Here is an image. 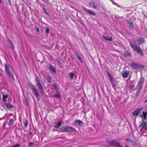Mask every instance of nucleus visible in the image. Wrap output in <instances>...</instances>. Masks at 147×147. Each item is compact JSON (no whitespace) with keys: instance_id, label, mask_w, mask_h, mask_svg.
Returning a JSON list of instances; mask_svg holds the SVG:
<instances>
[{"instance_id":"1","label":"nucleus","mask_w":147,"mask_h":147,"mask_svg":"<svg viewBox=\"0 0 147 147\" xmlns=\"http://www.w3.org/2000/svg\"><path fill=\"white\" fill-rule=\"evenodd\" d=\"M132 41L133 42H129L130 47L132 49L136 51L142 56H144V54L143 51L139 46L133 43V42H134L135 43H136V42H137L136 40L133 39L132 40Z\"/></svg>"},{"instance_id":"2","label":"nucleus","mask_w":147,"mask_h":147,"mask_svg":"<svg viewBox=\"0 0 147 147\" xmlns=\"http://www.w3.org/2000/svg\"><path fill=\"white\" fill-rule=\"evenodd\" d=\"M30 88L32 90L33 94L34 95L38 101L40 100L39 94L36 87L32 84L30 85Z\"/></svg>"},{"instance_id":"3","label":"nucleus","mask_w":147,"mask_h":147,"mask_svg":"<svg viewBox=\"0 0 147 147\" xmlns=\"http://www.w3.org/2000/svg\"><path fill=\"white\" fill-rule=\"evenodd\" d=\"M61 131L62 132L65 131L66 132H75L76 130L75 128L67 126L63 127L61 129Z\"/></svg>"},{"instance_id":"4","label":"nucleus","mask_w":147,"mask_h":147,"mask_svg":"<svg viewBox=\"0 0 147 147\" xmlns=\"http://www.w3.org/2000/svg\"><path fill=\"white\" fill-rule=\"evenodd\" d=\"M5 71L8 76L13 80H14L13 75L11 73L9 69V66L7 63L5 64Z\"/></svg>"},{"instance_id":"5","label":"nucleus","mask_w":147,"mask_h":147,"mask_svg":"<svg viewBox=\"0 0 147 147\" xmlns=\"http://www.w3.org/2000/svg\"><path fill=\"white\" fill-rule=\"evenodd\" d=\"M106 72L110 80H111L113 88L115 90H116L117 88L115 84V81L113 79V77L112 76L111 74L109 73L108 71H107Z\"/></svg>"},{"instance_id":"6","label":"nucleus","mask_w":147,"mask_h":147,"mask_svg":"<svg viewBox=\"0 0 147 147\" xmlns=\"http://www.w3.org/2000/svg\"><path fill=\"white\" fill-rule=\"evenodd\" d=\"M108 143L111 145L115 146L116 147H123L121 146L120 143L114 140H112L110 141Z\"/></svg>"},{"instance_id":"7","label":"nucleus","mask_w":147,"mask_h":147,"mask_svg":"<svg viewBox=\"0 0 147 147\" xmlns=\"http://www.w3.org/2000/svg\"><path fill=\"white\" fill-rule=\"evenodd\" d=\"M139 128L141 132L143 131V129L145 130H147V122H142L139 126Z\"/></svg>"},{"instance_id":"8","label":"nucleus","mask_w":147,"mask_h":147,"mask_svg":"<svg viewBox=\"0 0 147 147\" xmlns=\"http://www.w3.org/2000/svg\"><path fill=\"white\" fill-rule=\"evenodd\" d=\"M142 110V109L141 108H140L137 109L132 112V114L133 115L135 116V118H136L137 116H138L141 112Z\"/></svg>"},{"instance_id":"9","label":"nucleus","mask_w":147,"mask_h":147,"mask_svg":"<svg viewBox=\"0 0 147 147\" xmlns=\"http://www.w3.org/2000/svg\"><path fill=\"white\" fill-rule=\"evenodd\" d=\"M137 43L139 45H140L143 42H145L144 38L141 37H139L136 40Z\"/></svg>"},{"instance_id":"10","label":"nucleus","mask_w":147,"mask_h":147,"mask_svg":"<svg viewBox=\"0 0 147 147\" xmlns=\"http://www.w3.org/2000/svg\"><path fill=\"white\" fill-rule=\"evenodd\" d=\"M83 9L86 11L87 12V13L89 15L91 14L93 16H95L96 15L95 13L93 12L91 10L87 9L84 7L83 8Z\"/></svg>"},{"instance_id":"11","label":"nucleus","mask_w":147,"mask_h":147,"mask_svg":"<svg viewBox=\"0 0 147 147\" xmlns=\"http://www.w3.org/2000/svg\"><path fill=\"white\" fill-rule=\"evenodd\" d=\"M147 111L145 112L144 111L143 112V115H141V117L142 118V121H143L144 119H147Z\"/></svg>"},{"instance_id":"12","label":"nucleus","mask_w":147,"mask_h":147,"mask_svg":"<svg viewBox=\"0 0 147 147\" xmlns=\"http://www.w3.org/2000/svg\"><path fill=\"white\" fill-rule=\"evenodd\" d=\"M131 67L134 69H138L139 67V65L138 64H136L134 62H132L131 64Z\"/></svg>"},{"instance_id":"13","label":"nucleus","mask_w":147,"mask_h":147,"mask_svg":"<svg viewBox=\"0 0 147 147\" xmlns=\"http://www.w3.org/2000/svg\"><path fill=\"white\" fill-rule=\"evenodd\" d=\"M49 70L51 72H53L54 73H55L56 71L55 69L54 68L53 66L51 65H49Z\"/></svg>"},{"instance_id":"14","label":"nucleus","mask_w":147,"mask_h":147,"mask_svg":"<svg viewBox=\"0 0 147 147\" xmlns=\"http://www.w3.org/2000/svg\"><path fill=\"white\" fill-rule=\"evenodd\" d=\"M62 123V122L61 121H58L57 123L55 125V127L56 128H58L61 125Z\"/></svg>"},{"instance_id":"15","label":"nucleus","mask_w":147,"mask_h":147,"mask_svg":"<svg viewBox=\"0 0 147 147\" xmlns=\"http://www.w3.org/2000/svg\"><path fill=\"white\" fill-rule=\"evenodd\" d=\"M129 74L128 71H125L122 73V76L124 78H126L127 77Z\"/></svg>"},{"instance_id":"16","label":"nucleus","mask_w":147,"mask_h":147,"mask_svg":"<svg viewBox=\"0 0 147 147\" xmlns=\"http://www.w3.org/2000/svg\"><path fill=\"white\" fill-rule=\"evenodd\" d=\"M40 90V93L41 94V95H43L44 94V88H43V87L42 86H41V87H39L38 88Z\"/></svg>"},{"instance_id":"17","label":"nucleus","mask_w":147,"mask_h":147,"mask_svg":"<svg viewBox=\"0 0 147 147\" xmlns=\"http://www.w3.org/2000/svg\"><path fill=\"white\" fill-rule=\"evenodd\" d=\"M51 89H55L57 90L58 89L57 87V85L56 83H54L52 85Z\"/></svg>"},{"instance_id":"18","label":"nucleus","mask_w":147,"mask_h":147,"mask_svg":"<svg viewBox=\"0 0 147 147\" xmlns=\"http://www.w3.org/2000/svg\"><path fill=\"white\" fill-rule=\"evenodd\" d=\"M61 95V94L60 93H59V92H57V93L53 95V96L57 98H60Z\"/></svg>"},{"instance_id":"19","label":"nucleus","mask_w":147,"mask_h":147,"mask_svg":"<svg viewBox=\"0 0 147 147\" xmlns=\"http://www.w3.org/2000/svg\"><path fill=\"white\" fill-rule=\"evenodd\" d=\"M131 55V53L127 51H126L123 54V55L125 57L129 56Z\"/></svg>"},{"instance_id":"20","label":"nucleus","mask_w":147,"mask_h":147,"mask_svg":"<svg viewBox=\"0 0 147 147\" xmlns=\"http://www.w3.org/2000/svg\"><path fill=\"white\" fill-rule=\"evenodd\" d=\"M7 95L4 94H3V100L4 102H6V98H7Z\"/></svg>"},{"instance_id":"21","label":"nucleus","mask_w":147,"mask_h":147,"mask_svg":"<svg viewBox=\"0 0 147 147\" xmlns=\"http://www.w3.org/2000/svg\"><path fill=\"white\" fill-rule=\"evenodd\" d=\"M75 122L78 123L79 125H82L83 124V122L78 119H76L75 121Z\"/></svg>"},{"instance_id":"22","label":"nucleus","mask_w":147,"mask_h":147,"mask_svg":"<svg viewBox=\"0 0 147 147\" xmlns=\"http://www.w3.org/2000/svg\"><path fill=\"white\" fill-rule=\"evenodd\" d=\"M142 84L139 83H138L137 86V89L139 90H140L142 88Z\"/></svg>"},{"instance_id":"23","label":"nucleus","mask_w":147,"mask_h":147,"mask_svg":"<svg viewBox=\"0 0 147 147\" xmlns=\"http://www.w3.org/2000/svg\"><path fill=\"white\" fill-rule=\"evenodd\" d=\"M103 38L108 40L112 41V38L111 36L110 38H109L108 37H106V36H104L103 37Z\"/></svg>"},{"instance_id":"24","label":"nucleus","mask_w":147,"mask_h":147,"mask_svg":"<svg viewBox=\"0 0 147 147\" xmlns=\"http://www.w3.org/2000/svg\"><path fill=\"white\" fill-rule=\"evenodd\" d=\"M36 82V86L38 87V88L39 87H41V86H42V85H41L40 80Z\"/></svg>"},{"instance_id":"25","label":"nucleus","mask_w":147,"mask_h":147,"mask_svg":"<svg viewBox=\"0 0 147 147\" xmlns=\"http://www.w3.org/2000/svg\"><path fill=\"white\" fill-rule=\"evenodd\" d=\"M90 4L91 7H93L94 8H96L97 7L95 5V3L94 2H90Z\"/></svg>"},{"instance_id":"26","label":"nucleus","mask_w":147,"mask_h":147,"mask_svg":"<svg viewBox=\"0 0 147 147\" xmlns=\"http://www.w3.org/2000/svg\"><path fill=\"white\" fill-rule=\"evenodd\" d=\"M75 74L73 72H71L69 74V77L70 79H73L74 77L75 76Z\"/></svg>"},{"instance_id":"27","label":"nucleus","mask_w":147,"mask_h":147,"mask_svg":"<svg viewBox=\"0 0 147 147\" xmlns=\"http://www.w3.org/2000/svg\"><path fill=\"white\" fill-rule=\"evenodd\" d=\"M5 106L7 107L8 109H11L12 107V106L9 104H5Z\"/></svg>"},{"instance_id":"28","label":"nucleus","mask_w":147,"mask_h":147,"mask_svg":"<svg viewBox=\"0 0 147 147\" xmlns=\"http://www.w3.org/2000/svg\"><path fill=\"white\" fill-rule=\"evenodd\" d=\"M47 81L49 82L50 83L51 82V76H48L47 77Z\"/></svg>"},{"instance_id":"29","label":"nucleus","mask_w":147,"mask_h":147,"mask_svg":"<svg viewBox=\"0 0 147 147\" xmlns=\"http://www.w3.org/2000/svg\"><path fill=\"white\" fill-rule=\"evenodd\" d=\"M144 82V78H141L140 79V82L139 83L143 84V83Z\"/></svg>"},{"instance_id":"30","label":"nucleus","mask_w":147,"mask_h":147,"mask_svg":"<svg viewBox=\"0 0 147 147\" xmlns=\"http://www.w3.org/2000/svg\"><path fill=\"white\" fill-rule=\"evenodd\" d=\"M13 119H10L9 122L8 123V125H10L13 123Z\"/></svg>"},{"instance_id":"31","label":"nucleus","mask_w":147,"mask_h":147,"mask_svg":"<svg viewBox=\"0 0 147 147\" xmlns=\"http://www.w3.org/2000/svg\"><path fill=\"white\" fill-rule=\"evenodd\" d=\"M8 42L10 44L11 47L13 48L14 47V45L12 44V42L9 39H8L7 40Z\"/></svg>"},{"instance_id":"32","label":"nucleus","mask_w":147,"mask_h":147,"mask_svg":"<svg viewBox=\"0 0 147 147\" xmlns=\"http://www.w3.org/2000/svg\"><path fill=\"white\" fill-rule=\"evenodd\" d=\"M24 124L26 127H27L28 126V121L26 119H25L23 122Z\"/></svg>"},{"instance_id":"33","label":"nucleus","mask_w":147,"mask_h":147,"mask_svg":"<svg viewBox=\"0 0 147 147\" xmlns=\"http://www.w3.org/2000/svg\"><path fill=\"white\" fill-rule=\"evenodd\" d=\"M134 87H135L134 85L133 84H131L129 86V88L131 90H132L133 89Z\"/></svg>"},{"instance_id":"34","label":"nucleus","mask_w":147,"mask_h":147,"mask_svg":"<svg viewBox=\"0 0 147 147\" xmlns=\"http://www.w3.org/2000/svg\"><path fill=\"white\" fill-rule=\"evenodd\" d=\"M128 23L129 24V26L131 27V28H133V26H132V25H133V23H132V22H128Z\"/></svg>"},{"instance_id":"35","label":"nucleus","mask_w":147,"mask_h":147,"mask_svg":"<svg viewBox=\"0 0 147 147\" xmlns=\"http://www.w3.org/2000/svg\"><path fill=\"white\" fill-rule=\"evenodd\" d=\"M77 58L79 60L80 62L81 63H83V61L82 59H81V57H78Z\"/></svg>"},{"instance_id":"36","label":"nucleus","mask_w":147,"mask_h":147,"mask_svg":"<svg viewBox=\"0 0 147 147\" xmlns=\"http://www.w3.org/2000/svg\"><path fill=\"white\" fill-rule=\"evenodd\" d=\"M75 54L76 55L77 58L80 57L79 54L77 53V51L75 52Z\"/></svg>"},{"instance_id":"37","label":"nucleus","mask_w":147,"mask_h":147,"mask_svg":"<svg viewBox=\"0 0 147 147\" xmlns=\"http://www.w3.org/2000/svg\"><path fill=\"white\" fill-rule=\"evenodd\" d=\"M20 146V145L19 144H17L13 146H11V147H19Z\"/></svg>"},{"instance_id":"38","label":"nucleus","mask_w":147,"mask_h":147,"mask_svg":"<svg viewBox=\"0 0 147 147\" xmlns=\"http://www.w3.org/2000/svg\"><path fill=\"white\" fill-rule=\"evenodd\" d=\"M140 90H138L137 91V92L136 94V96H137L140 93Z\"/></svg>"},{"instance_id":"39","label":"nucleus","mask_w":147,"mask_h":147,"mask_svg":"<svg viewBox=\"0 0 147 147\" xmlns=\"http://www.w3.org/2000/svg\"><path fill=\"white\" fill-rule=\"evenodd\" d=\"M49 32V29L48 28H46V33L47 34H48Z\"/></svg>"},{"instance_id":"40","label":"nucleus","mask_w":147,"mask_h":147,"mask_svg":"<svg viewBox=\"0 0 147 147\" xmlns=\"http://www.w3.org/2000/svg\"><path fill=\"white\" fill-rule=\"evenodd\" d=\"M42 9L46 14H48V13L46 11L45 8H43Z\"/></svg>"},{"instance_id":"41","label":"nucleus","mask_w":147,"mask_h":147,"mask_svg":"<svg viewBox=\"0 0 147 147\" xmlns=\"http://www.w3.org/2000/svg\"><path fill=\"white\" fill-rule=\"evenodd\" d=\"M36 82L40 80L39 78L37 76H36Z\"/></svg>"},{"instance_id":"42","label":"nucleus","mask_w":147,"mask_h":147,"mask_svg":"<svg viewBox=\"0 0 147 147\" xmlns=\"http://www.w3.org/2000/svg\"><path fill=\"white\" fill-rule=\"evenodd\" d=\"M29 135L32 136H33V134L31 132H30V131L29 132Z\"/></svg>"},{"instance_id":"43","label":"nucleus","mask_w":147,"mask_h":147,"mask_svg":"<svg viewBox=\"0 0 147 147\" xmlns=\"http://www.w3.org/2000/svg\"><path fill=\"white\" fill-rule=\"evenodd\" d=\"M131 143V144L132 145H134V142L132 140H131L130 141Z\"/></svg>"},{"instance_id":"44","label":"nucleus","mask_w":147,"mask_h":147,"mask_svg":"<svg viewBox=\"0 0 147 147\" xmlns=\"http://www.w3.org/2000/svg\"><path fill=\"white\" fill-rule=\"evenodd\" d=\"M43 1H44L46 3H48V2L49 0H42Z\"/></svg>"},{"instance_id":"45","label":"nucleus","mask_w":147,"mask_h":147,"mask_svg":"<svg viewBox=\"0 0 147 147\" xmlns=\"http://www.w3.org/2000/svg\"><path fill=\"white\" fill-rule=\"evenodd\" d=\"M8 3L10 5H11V2L10 0H9L8 1Z\"/></svg>"},{"instance_id":"46","label":"nucleus","mask_w":147,"mask_h":147,"mask_svg":"<svg viewBox=\"0 0 147 147\" xmlns=\"http://www.w3.org/2000/svg\"><path fill=\"white\" fill-rule=\"evenodd\" d=\"M112 3L113 4H114L115 5H117V4L116 3H115V2H114L113 1L112 2Z\"/></svg>"},{"instance_id":"47","label":"nucleus","mask_w":147,"mask_h":147,"mask_svg":"<svg viewBox=\"0 0 147 147\" xmlns=\"http://www.w3.org/2000/svg\"><path fill=\"white\" fill-rule=\"evenodd\" d=\"M29 146H31L33 144L32 143V142H30L29 143Z\"/></svg>"},{"instance_id":"48","label":"nucleus","mask_w":147,"mask_h":147,"mask_svg":"<svg viewBox=\"0 0 147 147\" xmlns=\"http://www.w3.org/2000/svg\"><path fill=\"white\" fill-rule=\"evenodd\" d=\"M131 140H130V139H128V138L126 139V140L127 141L130 142Z\"/></svg>"},{"instance_id":"49","label":"nucleus","mask_w":147,"mask_h":147,"mask_svg":"<svg viewBox=\"0 0 147 147\" xmlns=\"http://www.w3.org/2000/svg\"><path fill=\"white\" fill-rule=\"evenodd\" d=\"M36 30L37 31L39 32V28H36Z\"/></svg>"},{"instance_id":"50","label":"nucleus","mask_w":147,"mask_h":147,"mask_svg":"<svg viewBox=\"0 0 147 147\" xmlns=\"http://www.w3.org/2000/svg\"><path fill=\"white\" fill-rule=\"evenodd\" d=\"M125 147H129L128 145H125Z\"/></svg>"},{"instance_id":"51","label":"nucleus","mask_w":147,"mask_h":147,"mask_svg":"<svg viewBox=\"0 0 147 147\" xmlns=\"http://www.w3.org/2000/svg\"><path fill=\"white\" fill-rule=\"evenodd\" d=\"M57 61H58V63L59 64L60 63V61L59 60H58Z\"/></svg>"},{"instance_id":"52","label":"nucleus","mask_w":147,"mask_h":147,"mask_svg":"<svg viewBox=\"0 0 147 147\" xmlns=\"http://www.w3.org/2000/svg\"><path fill=\"white\" fill-rule=\"evenodd\" d=\"M144 102H147V99L144 101Z\"/></svg>"},{"instance_id":"53","label":"nucleus","mask_w":147,"mask_h":147,"mask_svg":"<svg viewBox=\"0 0 147 147\" xmlns=\"http://www.w3.org/2000/svg\"><path fill=\"white\" fill-rule=\"evenodd\" d=\"M2 3V1H1V0H0V3Z\"/></svg>"},{"instance_id":"54","label":"nucleus","mask_w":147,"mask_h":147,"mask_svg":"<svg viewBox=\"0 0 147 147\" xmlns=\"http://www.w3.org/2000/svg\"><path fill=\"white\" fill-rule=\"evenodd\" d=\"M112 2L113 1V0H110Z\"/></svg>"}]
</instances>
